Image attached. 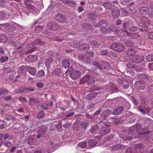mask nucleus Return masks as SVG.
Masks as SVG:
<instances>
[{"label":"nucleus","instance_id":"f257e3e1","mask_svg":"<svg viewBox=\"0 0 153 153\" xmlns=\"http://www.w3.org/2000/svg\"><path fill=\"white\" fill-rule=\"evenodd\" d=\"M110 48L114 51L120 52L124 51L125 47L122 44L118 42H116L111 44Z\"/></svg>","mask_w":153,"mask_h":153},{"label":"nucleus","instance_id":"f03ea898","mask_svg":"<svg viewBox=\"0 0 153 153\" xmlns=\"http://www.w3.org/2000/svg\"><path fill=\"white\" fill-rule=\"evenodd\" d=\"M86 82H88V84H91L94 83V80L93 79H91L89 76L87 75L84 76L80 81V83L81 84H84Z\"/></svg>","mask_w":153,"mask_h":153},{"label":"nucleus","instance_id":"7ed1b4c3","mask_svg":"<svg viewBox=\"0 0 153 153\" xmlns=\"http://www.w3.org/2000/svg\"><path fill=\"white\" fill-rule=\"evenodd\" d=\"M144 59V57L142 56L135 55L131 59V60L134 62L140 63Z\"/></svg>","mask_w":153,"mask_h":153},{"label":"nucleus","instance_id":"20e7f679","mask_svg":"<svg viewBox=\"0 0 153 153\" xmlns=\"http://www.w3.org/2000/svg\"><path fill=\"white\" fill-rule=\"evenodd\" d=\"M141 26L142 27L147 26L150 23V22L148 18L146 16H143L141 18Z\"/></svg>","mask_w":153,"mask_h":153},{"label":"nucleus","instance_id":"39448f33","mask_svg":"<svg viewBox=\"0 0 153 153\" xmlns=\"http://www.w3.org/2000/svg\"><path fill=\"white\" fill-rule=\"evenodd\" d=\"M81 75L80 72L78 70L73 71L70 74V76L74 80L76 79Z\"/></svg>","mask_w":153,"mask_h":153},{"label":"nucleus","instance_id":"423d86ee","mask_svg":"<svg viewBox=\"0 0 153 153\" xmlns=\"http://www.w3.org/2000/svg\"><path fill=\"white\" fill-rule=\"evenodd\" d=\"M97 95V93L93 91L91 92L85 97V99L88 100H92L95 98Z\"/></svg>","mask_w":153,"mask_h":153},{"label":"nucleus","instance_id":"0eeeda50","mask_svg":"<svg viewBox=\"0 0 153 153\" xmlns=\"http://www.w3.org/2000/svg\"><path fill=\"white\" fill-rule=\"evenodd\" d=\"M3 26L5 29L9 31H13L15 29L14 26L12 25L9 23L3 24L1 25Z\"/></svg>","mask_w":153,"mask_h":153},{"label":"nucleus","instance_id":"6e6552de","mask_svg":"<svg viewBox=\"0 0 153 153\" xmlns=\"http://www.w3.org/2000/svg\"><path fill=\"white\" fill-rule=\"evenodd\" d=\"M134 86L136 88L141 90L144 89L145 87L144 83L140 81L136 82L134 84Z\"/></svg>","mask_w":153,"mask_h":153},{"label":"nucleus","instance_id":"1a4fd4ad","mask_svg":"<svg viewBox=\"0 0 153 153\" xmlns=\"http://www.w3.org/2000/svg\"><path fill=\"white\" fill-rule=\"evenodd\" d=\"M110 129L108 127H102L100 130L98 132L99 134L104 135L109 133Z\"/></svg>","mask_w":153,"mask_h":153},{"label":"nucleus","instance_id":"9d476101","mask_svg":"<svg viewBox=\"0 0 153 153\" xmlns=\"http://www.w3.org/2000/svg\"><path fill=\"white\" fill-rule=\"evenodd\" d=\"M37 57L36 55H30L27 56L26 60L28 62H35L37 60Z\"/></svg>","mask_w":153,"mask_h":153},{"label":"nucleus","instance_id":"9b49d317","mask_svg":"<svg viewBox=\"0 0 153 153\" xmlns=\"http://www.w3.org/2000/svg\"><path fill=\"white\" fill-rule=\"evenodd\" d=\"M54 18L56 21L59 22H62L65 19V17L61 14H58L55 16Z\"/></svg>","mask_w":153,"mask_h":153},{"label":"nucleus","instance_id":"f8f14e48","mask_svg":"<svg viewBox=\"0 0 153 153\" xmlns=\"http://www.w3.org/2000/svg\"><path fill=\"white\" fill-rule=\"evenodd\" d=\"M105 27H101L100 28V31L101 33L105 34L106 33H110L111 32V30L114 32V30H113L112 29H111V27H109V29L107 28H106Z\"/></svg>","mask_w":153,"mask_h":153},{"label":"nucleus","instance_id":"ddd939ff","mask_svg":"<svg viewBox=\"0 0 153 153\" xmlns=\"http://www.w3.org/2000/svg\"><path fill=\"white\" fill-rule=\"evenodd\" d=\"M108 24V22L105 20H102L100 21L98 24L95 25L96 27H105L107 26Z\"/></svg>","mask_w":153,"mask_h":153},{"label":"nucleus","instance_id":"4468645a","mask_svg":"<svg viewBox=\"0 0 153 153\" xmlns=\"http://www.w3.org/2000/svg\"><path fill=\"white\" fill-rule=\"evenodd\" d=\"M123 107H118L113 111L112 114L115 115L118 114L123 111Z\"/></svg>","mask_w":153,"mask_h":153},{"label":"nucleus","instance_id":"2eb2a0df","mask_svg":"<svg viewBox=\"0 0 153 153\" xmlns=\"http://www.w3.org/2000/svg\"><path fill=\"white\" fill-rule=\"evenodd\" d=\"M103 6L106 9H112L114 5L111 2H105L103 4Z\"/></svg>","mask_w":153,"mask_h":153},{"label":"nucleus","instance_id":"dca6fc26","mask_svg":"<svg viewBox=\"0 0 153 153\" xmlns=\"http://www.w3.org/2000/svg\"><path fill=\"white\" fill-rule=\"evenodd\" d=\"M78 60L81 62H84L86 61L87 62H88L87 59V57L86 56L85 54H79L78 57Z\"/></svg>","mask_w":153,"mask_h":153},{"label":"nucleus","instance_id":"f3484780","mask_svg":"<svg viewBox=\"0 0 153 153\" xmlns=\"http://www.w3.org/2000/svg\"><path fill=\"white\" fill-rule=\"evenodd\" d=\"M120 9L117 8H114L112 10V13L114 17L115 18H118L120 16Z\"/></svg>","mask_w":153,"mask_h":153},{"label":"nucleus","instance_id":"a211bd4d","mask_svg":"<svg viewBox=\"0 0 153 153\" xmlns=\"http://www.w3.org/2000/svg\"><path fill=\"white\" fill-rule=\"evenodd\" d=\"M136 53L135 50L131 48H128L126 51L127 54L128 56H132L135 54Z\"/></svg>","mask_w":153,"mask_h":153},{"label":"nucleus","instance_id":"6ab92c4d","mask_svg":"<svg viewBox=\"0 0 153 153\" xmlns=\"http://www.w3.org/2000/svg\"><path fill=\"white\" fill-rule=\"evenodd\" d=\"M149 11V8L147 7H142L140 10V13L142 15H146L147 14Z\"/></svg>","mask_w":153,"mask_h":153},{"label":"nucleus","instance_id":"aec40b11","mask_svg":"<svg viewBox=\"0 0 153 153\" xmlns=\"http://www.w3.org/2000/svg\"><path fill=\"white\" fill-rule=\"evenodd\" d=\"M138 78L143 82H146L148 79V78L143 74H141L138 75Z\"/></svg>","mask_w":153,"mask_h":153},{"label":"nucleus","instance_id":"412c9836","mask_svg":"<svg viewBox=\"0 0 153 153\" xmlns=\"http://www.w3.org/2000/svg\"><path fill=\"white\" fill-rule=\"evenodd\" d=\"M7 91L4 89L0 88V98H2L7 94Z\"/></svg>","mask_w":153,"mask_h":153},{"label":"nucleus","instance_id":"4be33fe9","mask_svg":"<svg viewBox=\"0 0 153 153\" xmlns=\"http://www.w3.org/2000/svg\"><path fill=\"white\" fill-rule=\"evenodd\" d=\"M99 130V127L97 125L92 126L90 129L91 132L93 134H96Z\"/></svg>","mask_w":153,"mask_h":153},{"label":"nucleus","instance_id":"5701e85b","mask_svg":"<svg viewBox=\"0 0 153 153\" xmlns=\"http://www.w3.org/2000/svg\"><path fill=\"white\" fill-rule=\"evenodd\" d=\"M124 146L120 144H117L112 146V149L113 150H118L124 148Z\"/></svg>","mask_w":153,"mask_h":153},{"label":"nucleus","instance_id":"b1692460","mask_svg":"<svg viewBox=\"0 0 153 153\" xmlns=\"http://www.w3.org/2000/svg\"><path fill=\"white\" fill-rule=\"evenodd\" d=\"M126 32L127 31L126 30H119L117 31L116 34L118 36L121 37L125 36Z\"/></svg>","mask_w":153,"mask_h":153},{"label":"nucleus","instance_id":"393cba45","mask_svg":"<svg viewBox=\"0 0 153 153\" xmlns=\"http://www.w3.org/2000/svg\"><path fill=\"white\" fill-rule=\"evenodd\" d=\"M86 56L87 57V59L88 62H90V59L91 57H92L94 54L92 52H88L85 54Z\"/></svg>","mask_w":153,"mask_h":153},{"label":"nucleus","instance_id":"a878e982","mask_svg":"<svg viewBox=\"0 0 153 153\" xmlns=\"http://www.w3.org/2000/svg\"><path fill=\"white\" fill-rule=\"evenodd\" d=\"M29 0H26L24 1V3L27 7L30 10H33L35 7L32 5L30 4L29 3Z\"/></svg>","mask_w":153,"mask_h":153},{"label":"nucleus","instance_id":"bb28decb","mask_svg":"<svg viewBox=\"0 0 153 153\" xmlns=\"http://www.w3.org/2000/svg\"><path fill=\"white\" fill-rule=\"evenodd\" d=\"M138 29V28L136 26H133L131 27L129 29L128 32H126V34L128 33H135L136 30Z\"/></svg>","mask_w":153,"mask_h":153},{"label":"nucleus","instance_id":"cd10ccee","mask_svg":"<svg viewBox=\"0 0 153 153\" xmlns=\"http://www.w3.org/2000/svg\"><path fill=\"white\" fill-rule=\"evenodd\" d=\"M97 144V142L94 139H91L88 141V144L90 146H95Z\"/></svg>","mask_w":153,"mask_h":153},{"label":"nucleus","instance_id":"c85d7f7f","mask_svg":"<svg viewBox=\"0 0 153 153\" xmlns=\"http://www.w3.org/2000/svg\"><path fill=\"white\" fill-rule=\"evenodd\" d=\"M7 37L5 35L1 34L0 36V42L1 43H4L7 42Z\"/></svg>","mask_w":153,"mask_h":153},{"label":"nucleus","instance_id":"c756f323","mask_svg":"<svg viewBox=\"0 0 153 153\" xmlns=\"http://www.w3.org/2000/svg\"><path fill=\"white\" fill-rule=\"evenodd\" d=\"M63 66L65 68H68L69 65V61L67 59H64L62 61Z\"/></svg>","mask_w":153,"mask_h":153},{"label":"nucleus","instance_id":"7c9ffc66","mask_svg":"<svg viewBox=\"0 0 153 153\" xmlns=\"http://www.w3.org/2000/svg\"><path fill=\"white\" fill-rule=\"evenodd\" d=\"M132 70L137 72H140L142 71V68L139 65H134Z\"/></svg>","mask_w":153,"mask_h":153},{"label":"nucleus","instance_id":"2f4dec72","mask_svg":"<svg viewBox=\"0 0 153 153\" xmlns=\"http://www.w3.org/2000/svg\"><path fill=\"white\" fill-rule=\"evenodd\" d=\"M82 48L84 50H88L90 48V47L89 45L87 44H83L79 46V48L82 49Z\"/></svg>","mask_w":153,"mask_h":153},{"label":"nucleus","instance_id":"473e14b6","mask_svg":"<svg viewBox=\"0 0 153 153\" xmlns=\"http://www.w3.org/2000/svg\"><path fill=\"white\" fill-rule=\"evenodd\" d=\"M120 11L123 16H127L128 15V13L124 8H121L120 9Z\"/></svg>","mask_w":153,"mask_h":153},{"label":"nucleus","instance_id":"72a5a7b5","mask_svg":"<svg viewBox=\"0 0 153 153\" xmlns=\"http://www.w3.org/2000/svg\"><path fill=\"white\" fill-rule=\"evenodd\" d=\"M127 35L128 36H131L133 39L137 38L138 36V34L136 32L131 33H128Z\"/></svg>","mask_w":153,"mask_h":153},{"label":"nucleus","instance_id":"f704fd0d","mask_svg":"<svg viewBox=\"0 0 153 153\" xmlns=\"http://www.w3.org/2000/svg\"><path fill=\"white\" fill-rule=\"evenodd\" d=\"M92 47L93 49H96V48H97L99 47V45L98 43L94 41H92L91 43Z\"/></svg>","mask_w":153,"mask_h":153},{"label":"nucleus","instance_id":"c9c22d12","mask_svg":"<svg viewBox=\"0 0 153 153\" xmlns=\"http://www.w3.org/2000/svg\"><path fill=\"white\" fill-rule=\"evenodd\" d=\"M93 64L94 65L98 68L100 70H102L103 69V68L104 69H105L106 68L105 67L101 66L100 64L96 62H93Z\"/></svg>","mask_w":153,"mask_h":153},{"label":"nucleus","instance_id":"e433bc0d","mask_svg":"<svg viewBox=\"0 0 153 153\" xmlns=\"http://www.w3.org/2000/svg\"><path fill=\"white\" fill-rule=\"evenodd\" d=\"M93 64L94 65L98 68L100 70H102L103 69V68L104 69H105L106 68L105 67L101 66L100 64L96 62H93Z\"/></svg>","mask_w":153,"mask_h":153},{"label":"nucleus","instance_id":"4c0bfd02","mask_svg":"<svg viewBox=\"0 0 153 153\" xmlns=\"http://www.w3.org/2000/svg\"><path fill=\"white\" fill-rule=\"evenodd\" d=\"M93 64L94 65L98 68L100 70H102L103 69V68L104 69H105L106 68L105 67L101 66L100 64L96 62H93Z\"/></svg>","mask_w":153,"mask_h":153},{"label":"nucleus","instance_id":"58836bf2","mask_svg":"<svg viewBox=\"0 0 153 153\" xmlns=\"http://www.w3.org/2000/svg\"><path fill=\"white\" fill-rule=\"evenodd\" d=\"M109 56L111 58L116 59L117 57V54L112 51H110L108 53Z\"/></svg>","mask_w":153,"mask_h":153},{"label":"nucleus","instance_id":"ea45409f","mask_svg":"<svg viewBox=\"0 0 153 153\" xmlns=\"http://www.w3.org/2000/svg\"><path fill=\"white\" fill-rule=\"evenodd\" d=\"M34 143V139L32 136H30L29 137L28 139V143L30 145L33 144Z\"/></svg>","mask_w":153,"mask_h":153},{"label":"nucleus","instance_id":"a19ab883","mask_svg":"<svg viewBox=\"0 0 153 153\" xmlns=\"http://www.w3.org/2000/svg\"><path fill=\"white\" fill-rule=\"evenodd\" d=\"M112 113V112L111 111L109 110H107L104 111L102 113V115H104L105 117H106Z\"/></svg>","mask_w":153,"mask_h":153},{"label":"nucleus","instance_id":"79ce46f5","mask_svg":"<svg viewBox=\"0 0 153 153\" xmlns=\"http://www.w3.org/2000/svg\"><path fill=\"white\" fill-rule=\"evenodd\" d=\"M78 146L81 148H84L86 146V143L85 141L81 142L78 145Z\"/></svg>","mask_w":153,"mask_h":153},{"label":"nucleus","instance_id":"37998d69","mask_svg":"<svg viewBox=\"0 0 153 153\" xmlns=\"http://www.w3.org/2000/svg\"><path fill=\"white\" fill-rule=\"evenodd\" d=\"M134 63L130 62H128L126 65V66L127 67L130 69H132L133 68V67L134 66Z\"/></svg>","mask_w":153,"mask_h":153},{"label":"nucleus","instance_id":"c03bdc74","mask_svg":"<svg viewBox=\"0 0 153 153\" xmlns=\"http://www.w3.org/2000/svg\"><path fill=\"white\" fill-rule=\"evenodd\" d=\"M53 25H54L53 24V22H48V28L51 30H54V29L53 28Z\"/></svg>","mask_w":153,"mask_h":153},{"label":"nucleus","instance_id":"a18cd8bd","mask_svg":"<svg viewBox=\"0 0 153 153\" xmlns=\"http://www.w3.org/2000/svg\"><path fill=\"white\" fill-rule=\"evenodd\" d=\"M100 123L101 125H103L105 126L104 127H108L110 125V123H107L106 122L103 120L100 121Z\"/></svg>","mask_w":153,"mask_h":153},{"label":"nucleus","instance_id":"49530a36","mask_svg":"<svg viewBox=\"0 0 153 153\" xmlns=\"http://www.w3.org/2000/svg\"><path fill=\"white\" fill-rule=\"evenodd\" d=\"M6 17L5 13L2 11H0V20L4 19Z\"/></svg>","mask_w":153,"mask_h":153},{"label":"nucleus","instance_id":"de8ad7c7","mask_svg":"<svg viewBox=\"0 0 153 153\" xmlns=\"http://www.w3.org/2000/svg\"><path fill=\"white\" fill-rule=\"evenodd\" d=\"M123 29L126 30L128 28L129 25V23L128 22H125L123 23Z\"/></svg>","mask_w":153,"mask_h":153},{"label":"nucleus","instance_id":"09e8293b","mask_svg":"<svg viewBox=\"0 0 153 153\" xmlns=\"http://www.w3.org/2000/svg\"><path fill=\"white\" fill-rule=\"evenodd\" d=\"M8 59V58L7 56H1L0 59V60L2 62H4L7 61Z\"/></svg>","mask_w":153,"mask_h":153},{"label":"nucleus","instance_id":"8fccbe9b","mask_svg":"<svg viewBox=\"0 0 153 153\" xmlns=\"http://www.w3.org/2000/svg\"><path fill=\"white\" fill-rule=\"evenodd\" d=\"M68 4L69 6L74 7L76 5V3L75 1L69 0Z\"/></svg>","mask_w":153,"mask_h":153},{"label":"nucleus","instance_id":"3c124183","mask_svg":"<svg viewBox=\"0 0 153 153\" xmlns=\"http://www.w3.org/2000/svg\"><path fill=\"white\" fill-rule=\"evenodd\" d=\"M146 59L148 61H153V55H149L146 56Z\"/></svg>","mask_w":153,"mask_h":153},{"label":"nucleus","instance_id":"603ef678","mask_svg":"<svg viewBox=\"0 0 153 153\" xmlns=\"http://www.w3.org/2000/svg\"><path fill=\"white\" fill-rule=\"evenodd\" d=\"M126 45L128 47L133 46L134 45V43L131 41H128L127 40L125 42Z\"/></svg>","mask_w":153,"mask_h":153},{"label":"nucleus","instance_id":"864d4df0","mask_svg":"<svg viewBox=\"0 0 153 153\" xmlns=\"http://www.w3.org/2000/svg\"><path fill=\"white\" fill-rule=\"evenodd\" d=\"M45 76L44 71L43 70L39 71V77H42Z\"/></svg>","mask_w":153,"mask_h":153},{"label":"nucleus","instance_id":"5fc2aeb1","mask_svg":"<svg viewBox=\"0 0 153 153\" xmlns=\"http://www.w3.org/2000/svg\"><path fill=\"white\" fill-rule=\"evenodd\" d=\"M29 73L32 75H34L36 73V71L35 69L34 68H32L30 69Z\"/></svg>","mask_w":153,"mask_h":153},{"label":"nucleus","instance_id":"6e6d98bb","mask_svg":"<svg viewBox=\"0 0 153 153\" xmlns=\"http://www.w3.org/2000/svg\"><path fill=\"white\" fill-rule=\"evenodd\" d=\"M88 125V123L86 122H83L81 123L80 126L82 127H84V129H85L86 127Z\"/></svg>","mask_w":153,"mask_h":153},{"label":"nucleus","instance_id":"4d7b16f0","mask_svg":"<svg viewBox=\"0 0 153 153\" xmlns=\"http://www.w3.org/2000/svg\"><path fill=\"white\" fill-rule=\"evenodd\" d=\"M49 62L50 65H53L55 66L56 64V61L54 60H52V59H50L49 61Z\"/></svg>","mask_w":153,"mask_h":153},{"label":"nucleus","instance_id":"13d9d810","mask_svg":"<svg viewBox=\"0 0 153 153\" xmlns=\"http://www.w3.org/2000/svg\"><path fill=\"white\" fill-rule=\"evenodd\" d=\"M6 119L8 120H13L15 119V118L13 117L12 116L9 115L7 117Z\"/></svg>","mask_w":153,"mask_h":153},{"label":"nucleus","instance_id":"bf43d9fd","mask_svg":"<svg viewBox=\"0 0 153 153\" xmlns=\"http://www.w3.org/2000/svg\"><path fill=\"white\" fill-rule=\"evenodd\" d=\"M3 137L4 134H0V146H1L3 143V141L2 138Z\"/></svg>","mask_w":153,"mask_h":153},{"label":"nucleus","instance_id":"052dcab7","mask_svg":"<svg viewBox=\"0 0 153 153\" xmlns=\"http://www.w3.org/2000/svg\"><path fill=\"white\" fill-rule=\"evenodd\" d=\"M11 143L10 142H5L4 143V146H6L7 147H10L11 145Z\"/></svg>","mask_w":153,"mask_h":153},{"label":"nucleus","instance_id":"680f3d73","mask_svg":"<svg viewBox=\"0 0 153 153\" xmlns=\"http://www.w3.org/2000/svg\"><path fill=\"white\" fill-rule=\"evenodd\" d=\"M148 68L150 70H153V62L148 64Z\"/></svg>","mask_w":153,"mask_h":153},{"label":"nucleus","instance_id":"e2e57ef3","mask_svg":"<svg viewBox=\"0 0 153 153\" xmlns=\"http://www.w3.org/2000/svg\"><path fill=\"white\" fill-rule=\"evenodd\" d=\"M19 100L21 102H25L26 101V98L21 97L19 98Z\"/></svg>","mask_w":153,"mask_h":153},{"label":"nucleus","instance_id":"0e129e2a","mask_svg":"<svg viewBox=\"0 0 153 153\" xmlns=\"http://www.w3.org/2000/svg\"><path fill=\"white\" fill-rule=\"evenodd\" d=\"M61 70L59 68H56L55 70V72L56 75H59V73L61 72Z\"/></svg>","mask_w":153,"mask_h":153},{"label":"nucleus","instance_id":"69168bd1","mask_svg":"<svg viewBox=\"0 0 153 153\" xmlns=\"http://www.w3.org/2000/svg\"><path fill=\"white\" fill-rule=\"evenodd\" d=\"M42 108H43L45 109H46L48 107V105L47 103H45L41 105Z\"/></svg>","mask_w":153,"mask_h":153},{"label":"nucleus","instance_id":"338daca9","mask_svg":"<svg viewBox=\"0 0 153 153\" xmlns=\"http://www.w3.org/2000/svg\"><path fill=\"white\" fill-rule=\"evenodd\" d=\"M6 4V2L3 0H0V6H4Z\"/></svg>","mask_w":153,"mask_h":153},{"label":"nucleus","instance_id":"774afa93","mask_svg":"<svg viewBox=\"0 0 153 153\" xmlns=\"http://www.w3.org/2000/svg\"><path fill=\"white\" fill-rule=\"evenodd\" d=\"M149 38L150 39L153 40V32H151L149 33Z\"/></svg>","mask_w":153,"mask_h":153}]
</instances>
